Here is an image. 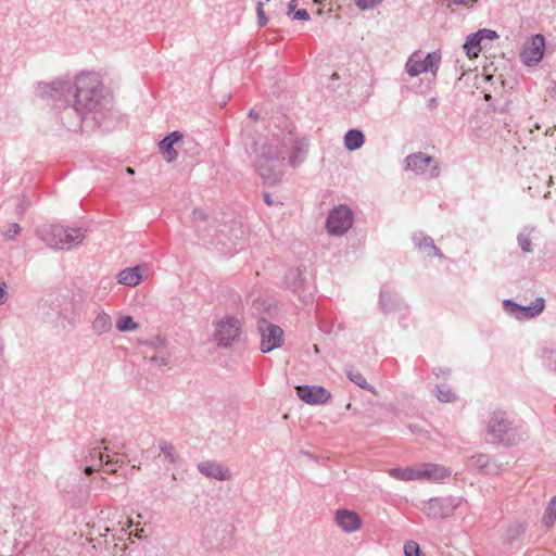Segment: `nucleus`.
Wrapping results in <instances>:
<instances>
[{
	"label": "nucleus",
	"mask_w": 556,
	"mask_h": 556,
	"mask_svg": "<svg viewBox=\"0 0 556 556\" xmlns=\"http://www.w3.org/2000/svg\"><path fill=\"white\" fill-rule=\"evenodd\" d=\"M406 169L415 172L418 175H425L427 178H437L440 175L439 162L426 153L417 152L409 154L405 159Z\"/></svg>",
	"instance_id": "0eeeda50"
},
{
	"label": "nucleus",
	"mask_w": 556,
	"mask_h": 556,
	"mask_svg": "<svg viewBox=\"0 0 556 556\" xmlns=\"http://www.w3.org/2000/svg\"><path fill=\"white\" fill-rule=\"evenodd\" d=\"M249 116H250L251 118H253V119H257V118H258V114H257V113H255L253 110H251V111L249 112Z\"/></svg>",
	"instance_id": "864d4df0"
},
{
	"label": "nucleus",
	"mask_w": 556,
	"mask_h": 556,
	"mask_svg": "<svg viewBox=\"0 0 556 556\" xmlns=\"http://www.w3.org/2000/svg\"><path fill=\"white\" fill-rule=\"evenodd\" d=\"M22 231V227L18 223H11L9 224V227L2 232L3 238L7 241L14 240Z\"/></svg>",
	"instance_id": "c9c22d12"
},
{
	"label": "nucleus",
	"mask_w": 556,
	"mask_h": 556,
	"mask_svg": "<svg viewBox=\"0 0 556 556\" xmlns=\"http://www.w3.org/2000/svg\"><path fill=\"white\" fill-rule=\"evenodd\" d=\"M483 39L481 36L476 34H471L467 37L466 42L464 45V48L466 49L467 55L470 58L478 56L479 52L481 51V41Z\"/></svg>",
	"instance_id": "bb28decb"
},
{
	"label": "nucleus",
	"mask_w": 556,
	"mask_h": 556,
	"mask_svg": "<svg viewBox=\"0 0 556 556\" xmlns=\"http://www.w3.org/2000/svg\"><path fill=\"white\" fill-rule=\"evenodd\" d=\"M389 475L396 480H403V481L419 480L418 468H410V467L392 468L389 470Z\"/></svg>",
	"instance_id": "a878e982"
},
{
	"label": "nucleus",
	"mask_w": 556,
	"mask_h": 556,
	"mask_svg": "<svg viewBox=\"0 0 556 556\" xmlns=\"http://www.w3.org/2000/svg\"><path fill=\"white\" fill-rule=\"evenodd\" d=\"M136 536H137V538H141V533H140V532H137V533H136Z\"/></svg>",
	"instance_id": "bf43d9fd"
},
{
	"label": "nucleus",
	"mask_w": 556,
	"mask_h": 556,
	"mask_svg": "<svg viewBox=\"0 0 556 556\" xmlns=\"http://www.w3.org/2000/svg\"><path fill=\"white\" fill-rule=\"evenodd\" d=\"M29 206H30V201L27 199V197L21 195L18 198V201H17L15 207H14V215L18 219H23Z\"/></svg>",
	"instance_id": "473e14b6"
},
{
	"label": "nucleus",
	"mask_w": 556,
	"mask_h": 556,
	"mask_svg": "<svg viewBox=\"0 0 556 556\" xmlns=\"http://www.w3.org/2000/svg\"><path fill=\"white\" fill-rule=\"evenodd\" d=\"M545 50V38L541 34L530 37L523 45L520 53L521 61L527 66L536 65L543 58Z\"/></svg>",
	"instance_id": "9b49d317"
},
{
	"label": "nucleus",
	"mask_w": 556,
	"mask_h": 556,
	"mask_svg": "<svg viewBox=\"0 0 556 556\" xmlns=\"http://www.w3.org/2000/svg\"><path fill=\"white\" fill-rule=\"evenodd\" d=\"M346 375L349 379L359 388L368 391H374V387L366 381L365 377L358 370L349 369L346 370Z\"/></svg>",
	"instance_id": "c85d7f7f"
},
{
	"label": "nucleus",
	"mask_w": 556,
	"mask_h": 556,
	"mask_svg": "<svg viewBox=\"0 0 556 556\" xmlns=\"http://www.w3.org/2000/svg\"><path fill=\"white\" fill-rule=\"evenodd\" d=\"M380 304L383 311L394 309V293L390 289H382L380 292Z\"/></svg>",
	"instance_id": "2f4dec72"
},
{
	"label": "nucleus",
	"mask_w": 556,
	"mask_h": 556,
	"mask_svg": "<svg viewBox=\"0 0 556 556\" xmlns=\"http://www.w3.org/2000/svg\"><path fill=\"white\" fill-rule=\"evenodd\" d=\"M264 201L267 205H271L273 204V200L270 199V194L269 193H264Z\"/></svg>",
	"instance_id": "3c124183"
},
{
	"label": "nucleus",
	"mask_w": 556,
	"mask_h": 556,
	"mask_svg": "<svg viewBox=\"0 0 556 556\" xmlns=\"http://www.w3.org/2000/svg\"><path fill=\"white\" fill-rule=\"evenodd\" d=\"M86 229L67 228L61 225H50L40 231L42 240L51 248L70 250L83 242L86 237Z\"/></svg>",
	"instance_id": "7ed1b4c3"
},
{
	"label": "nucleus",
	"mask_w": 556,
	"mask_h": 556,
	"mask_svg": "<svg viewBox=\"0 0 556 556\" xmlns=\"http://www.w3.org/2000/svg\"><path fill=\"white\" fill-rule=\"evenodd\" d=\"M354 216L352 210L343 204L334 206L326 220V228L330 235L342 236L353 225Z\"/></svg>",
	"instance_id": "423d86ee"
},
{
	"label": "nucleus",
	"mask_w": 556,
	"mask_h": 556,
	"mask_svg": "<svg viewBox=\"0 0 556 556\" xmlns=\"http://www.w3.org/2000/svg\"><path fill=\"white\" fill-rule=\"evenodd\" d=\"M527 530V525L522 521H514L505 531V538L508 542L517 540Z\"/></svg>",
	"instance_id": "cd10ccee"
},
{
	"label": "nucleus",
	"mask_w": 556,
	"mask_h": 556,
	"mask_svg": "<svg viewBox=\"0 0 556 556\" xmlns=\"http://www.w3.org/2000/svg\"><path fill=\"white\" fill-rule=\"evenodd\" d=\"M556 520V495L548 502L544 511L542 521L545 526L551 527Z\"/></svg>",
	"instance_id": "7c9ffc66"
},
{
	"label": "nucleus",
	"mask_w": 556,
	"mask_h": 556,
	"mask_svg": "<svg viewBox=\"0 0 556 556\" xmlns=\"http://www.w3.org/2000/svg\"><path fill=\"white\" fill-rule=\"evenodd\" d=\"M131 525H132V520H129L128 521V527H131Z\"/></svg>",
	"instance_id": "052dcab7"
},
{
	"label": "nucleus",
	"mask_w": 556,
	"mask_h": 556,
	"mask_svg": "<svg viewBox=\"0 0 556 556\" xmlns=\"http://www.w3.org/2000/svg\"><path fill=\"white\" fill-rule=\"evenodd\" d=\"M460 500L454 496L430 498L424 505V513L432 519L446 518L459 506Z\"/></svg>",
	"instance_id": "1a4fd4ad"
},
{
	"label": "nucleus",
	"mask_w": 556,
	"mask_h": 556,
	"mask_svg": "<svg viewBox=\"0 0 556 556\" xmlns=\"http://www.w3.org/2000/svg\"><path fill=\"white\" fill-rule=\"evenodd\" d=\"M468 465L489 475H496L500 470L494 459L490 455L482 453L472 455L468 460Z\"/></svg>",
	"instance_id": "f3484780"
},
{
	"label": "nucleus",
	"mask_w": 556,
	"mask_h": 556,
	"mask_svg": "<svg viewBox=\"0 0 556 556\" xmlns=\"http://www.w3.org/2000/svg\"><path fill=\"white\" fill-rule=\"evenodd\" d=\"M382 0H355L356 7L362 10H371L380 4Z\"/></svg>",
	"instance_id": "e433bc0d"
},
{
	"label": "nucleus",
	"mask_w": 556,
	"mask_h": 556,
	"mask_svg": "<svg viewBox=\"0 0 556 556\" xmlns=\"http://www.w3.org/2000/svg\"><path fill=\"white\" fill-rule=\"evenodd\" d=\"M91 328L98 336L109 332L112 328V319L110 315L105 312H100L93 319Z\"/></svg>",
	"instance_id": "b1692460"
},
{
	"label": "nucleus",
	"mask_w": 556,
	"mask_h": 556,
	"mask_svg": "<svg viewBox=\"0 0 556 556\" xmlns=\"http://www.w3.org/2000/svg\"><path fill=\"white\" fill-rule=\"evenodd\" d=\"M450 374V370L446 369V370H440V372H435V375L439 377L440 375L442 376H447Z\"/></svg>",
	"instance_id": "5fc2aeb1"
},
{
	"label": "nucleus",
	"mask_w": 556,
	"mask_h": 556,
	"mask_svg": "<svg viewBox=\"0 0 556 556\" xmlns=\"http://www.w3.org/2000/svg\"><path fill=\"white\" fill-rule=\"evenodd\" d=\"M5 294H7V292H5L4 287H0V303L3 301Z\"/></svg>",
	"instance_id": "603ef678"
},
{
	"label": "nucleus",
	"mask_w": 556,
	"mask_h": 556,
	"mask_svg": "<svg viewBox=\"0 0 556 556\" xmlns=\"http://www.w3.org/2000/svg\"><path fill=\"white\" fill-rule=\"evenodd\" d=\"M142 280V276L140 274V267L135 266L131 268H125L121 270L117 275V281L121 285H125L128 287H136Z\"/></svg>",
	"instance_id": "aec40b11"
},
{
	"label": "nucleus",
	"mask_w": 556,
	"mask_h": 556,
	"mask_svg": "<svg viewBox=\"0 0 556 556\" xmlns=\"http://www.w3.org/2000/svg\"><path fill=\"white\" fill-rule=\"evenodd\" d=\"M138 327V324L130 316H123L116 323V328L122 332L136 330Z\"/></svg>",
	"instance_id": "72a5a7b5"
},
{
	"label": "nucleus",
	"mask_w": 556,
	"mask_h": 556,
	"mask_svg": "<svg viewBox=\"0 0 556 556\" xmlns=\"http://www.w3.org/2000/svg\"><path fill=\"white\" fill-rule=\"evenodd\" d=\"M160 451L164 454L167 460L172 464H176L178 460V455L174 445L165 440H161L159 442Z\"/></svg>",
	"instance_id": "c756f323"
},
{
	"label": "nucleus",
	"mask_w": 556,
	"mask_h": 556,
	"mask_svg": "<svg viewBox=\"0 0 556 556\" xmlns=\"http://www.w3.org/2000/svg\"><path fill=\"white\" fill-rule=\"evenodd\" d=\"M285 286L294 293L300 292L304 285L303 273L299 268H291L285 276Z\"/></svg>",
	"instance_id": "412c9836"
},
{
	"label": "nucleus",
	"mask_w": 556,
	"mask_h": 556,
	"mask_svg": "<svg viewBox=\"0 0 556 556\" xmlns=\"http://www.w3.org/2000/svg\"><path fill=\"white\" fill-rule=\"evenodd\" d=\"M86 116L74 103L65 105L60 114L62 124L71 131H78Z\"/></svg>",
	"instance_id": "4468645a"
},
{
	"label": "nucleus",
	"mask_w": 556,
	"mask_h": 556,
	"mask_svg": "<svg viewBox=\"0 0 556 556\" xmlns=\"http://www.w3.org/2000/svg\"><path fill=\"white\" fill-rule=\"evenodd\" d=\"M486 433L500 444L511 446L519 441V433L506 412L494 410L486 422Z\"/></svg>",
	"instance_id": "20e7f679"
},
{
	"label": "nucleus",
	"mask_w": 556,
	"mask_h": 556,
	"mask_svg": "<svg viewBox=\"0 0 556 556\" xmlns=\"http://www.w3.org/2000/svg\"><path fill=\"white\" fill-rule=\"evenodd\" d=\"M296 5H298V1H296V0H291V1L288 3V10H289V13L294 12V11H295Z\"/></svg>",
	"instance_id": "09e8293b"
},
{
	"label": "nucleus",
	"mask_w": 556,
	"mask_h": 556,
	"mask_svg": "<svg viewBox=\"0 0 556 556\" xmlns=\"http://www.w3.org/2000/svg\"><path fill=\"white\" fill-rule=\"evenodd\" d=\"M441 62L440 52H430L425 58L420 51H415L407 60L405 68L410 77L418 76L422 73L431 72L433 75L439 70Z\"/></svg>",
	"instance_id": "39448f33"
},
{
	"label": "nucleus",
	"mask_w": 556,
	"mask_h": 556,
	"mask_svg": "<svg viewBox=\"0 0 556 556\" xmlns=\"http://www.w3.org/2000/svg\"><path fill=\"white\" fill-rule=\"evenodd\" d=\"M293 17L295 20H300V21H307L309 18V14L305 9H300V10L294 11Z\"/></svg>",
	"instance_id": "c03bdc74"
},
{
	"label": "nucleus",
	"mask_w": 556,
	"mask_h": 556,
	"mask_svg": "<svg viewBox=\"0 0 556 556\" xmlns=\"http://www.w3.org/2000/svg\"><path fill=\"white\" fill-rule=\"evenodd\" d=\"M240 333V320L236 317H226L217 323L214 337L218 345L227 348L239 339Z\"/></svg>",
	"instance_id": "9d476101"
},
{
	"label": "nucleus",
	"mask_w": 556,
	"mask_h": 556,
	"mask_svg": "<svg viewBox=\"0 0 556 556\" xmlns=\"http://www.w3.org/2000/svg\"><path fill=\"white\" fill-rule=\"evenodd\" d=\"M126 173L129 174V175H134L135 170L131 167H127L126 168Z\"/></svg>",
	"instance_id": "4d7b16f0"
},
{
	"label": "nucleus",
	"mask_w": 556,
	"mask_h": 556,
	"mask_svg": "<svg viewBox=\"0 0 556 556\" xmlns=\"http://www.w3.org/2000/svg\"><path fill=\"white\" fill-rule=\"evenodd\" d=\"M544 299L539 298L532 305H519L513 300H504L503 306L507 313L518 319H530L540 315L544 309Z\"/></svg>",
	"instance_id": "f8f14e48"
},
{
	"label": "nucleus",
	"mask_w": 556,
	"mask_h": 556,
	"mask_svg": "<svg viewBox=\"0 0 556 556\" xmlns=\"http://www.w3.org/2000/svg\"><path fill=\"white\" fill-rule=\"evenodd\" d=\"M337 526L346 533L355 532L361 529V517L353 510L339 509L334 517Z\"/></svg>",
	"instance_id": "2eb2a0df"
},
{
	"label": "nucleus",
	"mask_w": 556,
	"mask_h": 556,
	"mask_svg": "<svg viewBox=\"0 0 556 556\" xmlns=\"http://www.w3.org/2000/svg\"><path fill=\"white\" fill-rule=\"evenodd\" d=\"M256 12H257L258 25L261 27L265 26L267 24L268 18L266 17V15L264 13L263 2L258 1Z\"/></svg>",
	"instance_id": "a19ab883"
},
{
	"label": "nucleus",
	"mask_w": 556,
	"mask_h": 556,
	"mask_svg": "<svg viewBox=\"0 0 556 556\" xmlns=\"http://www.w3.org/2000/svg\"><path fill=\"white\" fill-rule=\"evenodd\" d=\"M103 459V453L99 450V447H93L92 450L89 451V456L87 457V460H98L99 465H102L104 462Z\"/></svg>",
	"instance_id": "ea45409f"
},
{
	"label": "nucleus",
	"mask_w": 556,
	"mask_h": 556,
	"mask_svg": "<svg viewBox=\"0 0 556 556\" xmlns=\"http://www.w3.org/2000/svg\"><path fill=\"white\" fill-rule=\"evenodd\" d=\"M439 105V101L435 97L433 98H430L428 101H427V108L431 111L435 110Z\"/></svg>",
	"instance_id": "49530a36"
},
{
	"label": "nucleus",
	"mask_w": 556,
	"mask_h": 556,
	"mask_svg": "<svg viewBox=\"0 0 556 556\" xmlns=\"http://www.w3.org/2000/svg\"><path fill=\"white\" fill-rule=\"evenodd\" d=\"M408 428L413 433H418V434L427 433V431H424L418 425H409Z\"/></svg>",
	"instance_id": "de8ad7c7"
},
{
	"label": "nucleus",
	"mask_w": 556,
	"mask_h": 556,
	"mask_svg": "<svg viewBox=\"0 0 556 556\" xmlns=\"http://www.w3.org/2000/svg\"><path fill=\"white\" fill-rule=\"evenodd\" d=\"M192 214H193V217H194L195 219H199V220H203V222H204V220H206V218H207V216H206V214L204 213V211H202V210H200V208H195V210H193Z\"/></svg>",
	"instance_id": "a18cd8bd"
},
{
	"label": "nucleus",
	"mask_w": 556,
	"mask_h": 556,
	"mask_svg": "<svg viewBox=\"0 0 556 556\" xmlns=\"http://www.w3.org/2000/svg\"><path fill=\"white\" fill-rule=\"evenodd\" d=\"M295 390L300 400L309 405L325 404L331 397L330 392L319 386H298Z\"/></svg>",
	"instance_id": "ddd939ff"
},
{
	"label": "nucleus",
	"mask_w": 556,
	"mask_h": 556,
	"mask_svg": "<svg viewBox=\"0 0 556 556\" xmlns=\"http://www.w3.org/2000/svg\"><path fill=\"white\" fill-rule=\"evenodd\" d=\"M364 141V134L358 129H350L344 136V146L350 151L359 149Z\"/></svg>",
	"instance_id": "393cba45"
},
{
	"label": "nucleus",
	"mask_w": 556,
	"mask_h": 556,
	"mask_svg": "<svg viewBox=\"0 0 556 556\" xmlns=\"http://www.w3.org/2000/svg\"><path fill=\"white\" fill-rule=\"evenodd\" d=\"M98 469L94 468L93 466H87L85 467L84 469V472L87 475V476H90L92 475L93 472H96Z\"/></svg>",
	"instance_id": "8fccbe9b"
},
{
	"label": "nucleus",
	"mask_w": 556,
	"mask_h": 556,
	"mask_svg": "<svg viewBox=\"0 0 556 556\" xmlns=\"http://www.w3.org/2000/svg\"><path fill=\"white\" fill-rule=\"evenodd\" d=\"M36 91L41 98H51L55 101L72 97L77 110L86 115L101 112L109 103L104 87L94 73H80L73 83L67 79L40 83Z\"/></svg>",
	"instance_id": "f257e3e1"
},
{
	"label": "nucleus",
	"mask_w": 556,
	"mask_h": 556,
	"mask_svg": "<svg viewBox=\"0 0 556 556\" xmlns=\"http://www.w3.org/2000/svg\"><path fill=\"white\" fill-rule=\"evenodd\" d=\"M308 142L306 139H298L292 144L291 155L289 162L291 166L300 165L306 156Z\"/></svg>",
	"instance_id": "4be33fe9"
},
{
	"label": "nucleus",
	"mask_w": 556,
	"mask_h": 556,
	"mask_svg": "<svg viewBox=\"0 0 556 556\" xmlns=\"http://www.w3.org/2000/svg\"><path fill=\"white\" fill-rule=\"evenodd\" d=\"M518 243L523 252L528 253L531 251V239L528 235L519 233Z\"/></svg>",
	"instance_id": "58836bf2"
},
{
	"label": "nucleus",
	"mask_w": 556,
	"mask_h": 556,
	"mask_svg": "<svg viewBox=\"0 0 556 556\" xmlns=\"http://www.w3.org/2000/svg\"><path fill=\"white\" fill-rule=\"evenodd\" d=\"M106 472H109V473H115V472H116V469H114V468H113V469H108V470H106Z\"/></svg>",
	"instance_id": "13d9d810"
},
{
	"label": "nucleus",
	"mask_w": 556,
	"mask_h": 556,
	"mask_svg": "<svg viewBox=\"0 0 556 556\" xmlns=\"http://www.w3.org/2000/svg\"><path fill=\"white\" fill-rule=\"evenodd\" d=\"M151 363H154L157 367H164L168 365V357L166 355H155L150 357Z\"/></svg>",
	"instance_id": "37998d69"
},
{
	"label": "nucleus",
	"mask_w": 556,
	"mask_h": 556,
	"mask_svg": "<svg viewBox=\"0 0 556 556\" xmlns=\"http://www.w3.org/2000/svg\"><path fill=\"white\" fill-rule=\"evenodd\" d=\"M117 463H118V462L114 463L112 459H110V458L108 457L104 464H105L106 466H110V465H112V464H117Z\"/></svg>",
	"instance_id": "6e6d98bb"
},
{
	"label": "nucleus",
	"mask_w": 556,
	"mask_h": 556,
	"mask_svg": "<svg viewBox=\"0 0 556 556\" xmlns=\"http://www.w3.org/2000/svg\"><path fill=\"white\" fill-rule=\"evenodd\" d=\"M413 241L419 250H430L433 253V255L439 257L443 256L442 252L434 244L433 239L431 237L424 235L422 232H419L414 235Z\"/></svg>",
	"instance_id": "5701e85b"
},
{
	"label": "nucleus",
	"mask_w": 556,
	"mask_h": 556,
	"mask_svg": "<svg viewBox=\"0 0 556 556\" xmlns=\"http://www.w3.org/2000/svg\"><path fill=\"white\" fill-rule=\"evenodd\" d=\"M258 331L261 333L260 349L263 353H268L282 345L285 332L278 325L261 319L258 321Z\"/></svg>",
	"instance_id": "6e6552de"
},
{
	"label": "nucleus",
	"mask_w": 556,
	"mask_h": 556,
	"mask_svg": "<svg viewBox=\"0 0 556 556\" xmlns=\"http://www.w3.org/2000/svg\"><path fill=\"white\" fill-rule=\"evenodd\" d=\"M477 33L479 36H481L482 39L493 40L498 37L497 33L492 29L483 28V29L478 30Z\"/></svg>",
	"instance_id": "79ce46f5"
},
{
	"label": "nucleus",
	"mask_w": 556,
	"mask_h": 556,
	"mask_svg": "<svg viewBox=\"0 0 556 556\" xmlns=\"http://www.w3.org/2000/svg\"><path fill=\"white\" fill-rule=\"evenodd\" d=\"M198 470L207 478H214L219 481L231 479V472L222 464L214 460L202 462L198 465Z\"/></svg>",
	"instance_id": "dca6fc26"
},
{
	"label": "nucleus",
	"mask_w": 556,
	"mask_h": 556,
	"mask_svg": "<svg viewBox=\"0 0 556 556\" xmlns=\"http://www.w3.org/2000/svg\"><path fill=\"white\" fill-rule=\"evenodd\" d=\"M419 480L429 479V480H442L451 476V471L440 465L437 464H424L418 467Z\"/></svg>",
	"instance_id": "6ab92c4d"
},
{
	"label": "nucleus",
	"mask_w": 556,
	"mask_h": 556,
	"mask_svg": "<svg viewBox=\"0 0 556 556\" xmlns=\"http://www.w3.org/2000/svg\"><path fill=\"white\" fill-rule=\"evenodd\" d=\"M182 139V134L179 131H173L162 139L159 143L160 151L167 163L176 161L178 153L174 149V144Z\"/></svg>",
	"instance_id": "a211bd4d"
},
{
	"label": "nucleus",
	"mask_w": 556,
	"mask_h": 556,
	"mask_svg": "<svg viewBox=\"0 0 556 556\" xmlns=\"http://www.w3.org/2000/svg\"><path fill=\"white\" fill-rule=\"evenodd\" d=\"M437 397L440 402H443V403H450L456 399V396L452 392V390L448 387L443 386V384L437 387Z\"/></svg>",
	"instance_id": "f704fd0d"
},
{
	"label": "nucleus",
	"mask_w": 556,
	"mask_h": 556,
	"mask_svg": "<svg viewBox=\"0 0 556 556\" xmlns=\"http://www.w3.org/2000/svg\"><path fill=\"white\" fill-rule=\"evenodd\" d=\"M404 554L405 556H420L419 545L414 541L407 542L404 545Z\"/></svg>",
	"instance_id": "4c0bfd02"
},
{
	"label": "nucleus",
	"mask_w": 556,
	"mask_h": 556,
	"mask_svg": "<svg viewBox=\"0 0 556 556\" xmlns=\"http://www.w3.org/2000/svg\"><path fill=\"white\" fill-rule=\"evenodd\" d=\"M291 142V136L257 132L253 137L254 165L266 185L274 186L281 180L282 172L278 169V165L285 161L287 144Z\"/></svg>",
	"instance_id": "f03ea898"
}]
</instances>
